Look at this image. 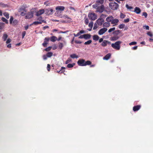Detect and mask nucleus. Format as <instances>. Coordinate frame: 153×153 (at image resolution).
<instances>
[{"label":"nucleus","mask_w":153,"mask_h":153,"mask_svg":"<svg viewBox=\"0 0 153 153\" xmlns=\"http://www.w3.org/2000/svg\"><path fill=\"white\" fill-rule=\"evenodd\" d=\"M99 5L97 4H94L92 6L94 8L97 9L96 12L102 13L105 10V6L103 4L101 5L100 6H99Z\"/></svg>","instance_id":"f257e3e1"},{"label":"nucleus","mask_w":153,"mask_h":153,"mask_svg":"<svg viewBox=\"0 0 153 153\" xmlns=\"http://www.w3.org/2000/svg\"><path fill=\"white\" fill-rule=\"evenodd\" d=\"M122 43V42L117 41L114 43H112L111 44V47L114 49L117 50H119L120 48V44Z\"/></svg>","instance_id":"f03ea898"},{"label":"nucleus","mask_w":153,"mask_h":153,"mask_svg":"<svg viewBox=\"0 0 153 153\" xmlns=\"http://www.w3.org/2000/svg\"><path fill=\"white\" fill-rule=\"evenodd\" d=\"M35 11L34 9H31L30 12H28L26 14L25 16V18L26 19H29L32 18L33 16V14L35 12Z\"/></svg>","instance_id":"7ed1b4c3"},{"label":"nucleus","mask_w":153,"mask_h":153,"mask_svg":"<svg viewBox=\"0 0 153 153\" xmlns=\"http://www.w3.org/2000/svg\"><path fill=\"white\" fill-rule=\"evenodd\" d=\"M109 7L112 10H117L119 7V5L115 2H111L109 4Z\"/></svg>","instance_id":"20e7f679"},{"label":"nucleus","mask_w":153,"mask_h":153,"mask_svg":"<svg viewBox=\"0 0 153 153\" xmlns=\"http://www.w3.org/2000/svg\"><path fill=\"white\" fill-rule=\"evenodd\" d=\"M88 17L92 20H95L97 19V15L94 13H90L88 14Z\"/></svg>","instance_id":"39448f33"},{"label":"nucleus","mask_w":153,"mask_h":153,"mask_svg":"<svg viewBox=\"0 0 153 153\" xmlns=\"http://www.w3.org/2000/svg\"><path fill=\"white\" fill-rule=\"evenodd\" d=\"M27 7V5L25 4L21 6L18 9V11L19 12H21L22 11H25V12H27L26 10L25 9Z\"/></svg>","instance_id":"423d86ee"},{"label":"nucleus","mask_w":153,"mask_h":153,"mask_svg":"<svg viewBox=\"0 0 153 153\" xmlns=\"http://www.w3.org/2000/svg\"><path fill=\"white\" fill-rule=\"evenodd\" d=\"M65 7L64 6H57L56 8V12L57 13V14H58L59 13H60L61 12L63 11Z\"/></svg>","instance_id":"0eeeda50"},{"label":"nucleus","mask_w":153,"mask_h":153,"mask_svg":"<svg viewBox=\"0 0 153 153\" xmlns=\"http://www.w3.org/2000/svg\"><path fill=\"white\" fill-rule=\"evenodd\" d=\"M77 64L79 66H85V60L83 59H79L78 61Z\"/></svg>","instance_id":"6e6552de"},{"label":"nucleus","mask_w":153,"mask_h":153,"mask_svg":"<svg viewBox=\"0 0 153 153\" xmlns=\"http://www.w3.org/2000/svg\"><path fill=\"white\" fill-rule=\"evenodd\" d=\"M107 29L105 28H104L101 29L98 31V34L100 35H102L107 30Z\"/></svg>","instance_id":"1a4fd4ad"},{"label":"nucleus","mask_w":153,"mask_h":153,"mask_svg":"<svg viewBox=\"0 0 153 153\" xmlns=\"http://www.w3.org/2000/svg\"><path fill=\"white\" fill-rule=\"evenodd\" d=\"M104 19L102 18H100L97 20V23L99 26L102 25V23L104 22Z\"/></svg>","instance_id":"9d476101"},{"label":"nucleus","mask_w":153,"mask_h":153,"mask_svg":"<svg viewBox=\"0 0 153 153\" xmlns=\"http://www.w3.org/2000/svg\"><path fill=\"white\" fill-rule=\"evenodd\" d=\"M120 37L118 35H114V36L110 38L111 41H114L117 40Z\"/></svg>","instance_id":"9b49d317"},{"label":"nucleus","mask_w":153,"mask_h":153,"mask_svg":"<svg viewBox=\"0 0 153 153\" xmlns=\"http://www.w3.org/2000/svg\"><path fill=\"white\" fill-rule=\"evenodd\" d=\"M113 19L114 17L112 16H109L108 17L106 18V20L108 22H111L112 20H113Z\"/></svg>","instance_id":"f8f14e48"},{"label":"nucleus","mask_w":153,"mask_h":153,"mask_svg":"<svg viewBox=\"0 0 153 153\" xmlns=\"http://www.w3.org/2000/svg\"><path fill=\"white\" fill-rule=\"evenodd\" d=\"M133 11L137 14H139L140 13L141 10L139 7H136L134 9V10Z\"/></svg>","instance_id":"ddd939ff"},{"label":"nucleus","mask_w":153,"mask_h":153,"mask_svg":"<svg viewBox=\"0 0 153 153\" xmlns=\"http://www.w3.org/2000/svg\"><path fill=\"white\" fill-rule=\"evenodd\" d=\"M44 12V10L43 9L40 10L36 13V15L37 16H39L43 14Z\"/></svg>","instance_id":"4468645a"},{"label":"nucleus","mask_w":153,"mask_h":153,"mask_svg":"<svg viewBox=\"0 0 153 153\" xmlns=\"http://www.w3.org/2000/svg\"><path fill=\"white\" fill-rule=\"evenodd\" d=\"M104 2V0H97L96 3L95 4H97V5L103 4Z\"/></svg>","instance_id":"2eb2a0df"},{"label":"nucleus","mask_w":153,"mask_h":153,"mask_svg":"<svg viewBox=\"0 0 153 153\" xmlns=\"http://www.w3.org/2000/svg\"><path fill=\"white\" fill-rule=\"evenodd\" d=\"M140 105L134 106L133 108V110L134 111H137L140 109Z\"/></svg>","instance_id":"dca6fc26"},{"label":"nucleus","mask_w":153,"mask_h":153,"mask_svg":"<svg viewBox=\"0 0 153 153\" xmlns=\"http://www.w3.org/2000/svg\"><path fill=\"white\" fill-rule=\"evenodd\" d=\"M111 56V54L110 53H108L105 56L103 57V59L104 60H108L110 58Z\"/></svg>","instance_id":"f3484780"},{"label":"nucleus","mask_w":153,"mask_h":153,"mask_svg":"<svg viewBox=\"0 0 153 153\" xmlns=\"http://www.w3.org/2000/svg\"><path fill=\"white\" fill-rule=\"evenodd\" d=\"M50 39L51 42H54L57 40V38L55 36H53L51 37L50 38Z\"/></svg>","instance_id":"a211bd4d"},{"label":"nucleus","mask_w":153,"mask_h":153,"mask_svg":"<svg viewBox=\"0 0 153 153\" xmlns=\"http://www.w3.org/2000/svg\"><path fill=\"white\" fill-rule=\"evenodd\" d=\"M84 39H88L90 38L91 35L90 34H84Z\"/></svg>","instance_id":"6ab92c4d"},{"label":"nucleus","mask_w":153,"mask_h":153,"mask_svg":"<svg viewBox=\"0 0 153 153\" xmlns=\"http://www.w3.org/2000/svg\"><path fill=\"white\" fill-rule=\"evenodd\" d=\"M119 20L117 19H113L111 22L112 24H116L119 22Z\"/></svg>","instance_id":"aec40b11"},{"label":"nucleus","mask_w":153,"mask_h":153,"mask_svg":"<svg viewBox=\"0 0 153 153\" xmlns=\"http://www.w3.org/2000/svg\"><path fill=\"white\" fill-rule=\"evenodd\" d=\"M101 45L103 47L106 46L107 45V41L105 40H104Z\"/></svg>","instance_id":"412c9836"},{"label":"nucleus","mask_w":153,"mask_h":153,"mask_svg":"<svg viewBox=\"0 0 153 153\" xmlns=\"http://www.w3.org/2000/svg\"><path fill=\"white\" fill-rule=\"evenodd\" d=\"M99 38V36L97 35H94L93 36V39L95 41H97Z\"/></svg>","instance_id":"4be33fe9"},{"label":"nucleus","mask_w":153,"mask_h":153,"mask_svg":"<svg viewBox=\"0 0 153 153\" xmlns=\"http://www.w3.org/2000/svg\"><path fill=\"white\" fill-rule=\"evenodd\" d=\"M120 33V30H117L114 31L113 33V34L114 35H118Z\"/></svg>","instance_id":"5701e85b"},{"label":"nucleus","mask_w":153,"mask_h":153,"mask_svg":"<svg viewBox=\"0 0 153 153\" xmlns=\"http://www.w3.org/2000/svg\"><path fill=\"white\" fill-rule=\"evenodd\" d=\"M110 24L109 22H105L103 25V26L104 27H108L110 26Z\"/></svg>","instance_id":"b1692460"},{"label":"nucleus","mask_w":153,"mask_h":153,"mask_svg":"<svg viewBox=\"0 0 153 153\" xmlns=\"http://www.w3.org/2000/svg\"><path fill=\"white\" fill-rule=\"evenodd\" d=\"M7 37L8 36L7 34L6 33H4L2 37V39H3V40L4 41H5L6 40Z\"/></svg>","instance_id":"393cba45"},{"label":"nucleus","mask_w":153,"mask_h":153,"mask_svg":"<svg viewBox=\"0 0 153 153\" xmlns=\"http://www.w3.org/2000/svg\"><path fill=\"white\" fill-rule=\"evenodd\" d=\"M64 16V18L65 19L66 18H67L69 19H70V20H68V21L67 22H66L65 21L64 22H67V23H70V22H71V18H70V17H68V16H67V15H65Z\"/></svg>","instance_id":"a878e982"},{"label":"nucleus","mask_w":153,"mask_h":153,"mask_svg":"<svg viewBox=\"0 0 153 153\" xmlns=\"http://www.w3.org/2000/svg\"><path fill=\"white\" fill-rule=\"evenodd\" d=\"M64 46V45L63 43L61 42L59 43L58 47L60 49H62Z\"/></svg>","instance_id":"bb28decb"},{"label":"nucleus","mask_w":153,"mask_h":153,"mask_svg":"<svg viewBox=\"0 0 153 153\" xmlns=\"http://www.w3.org/2000/svg\"><path fill=\"white\" fill-rule=\"evenodd\" d=\"M53 53L51 52H48L47 54V57H50L53 55Z\"/></svg>","instance_id":"cd10ccee"},{"label":"nucleus","mask_w":153,"mask_h":153,"mask_svg":"<svg viewBox=\"0 0 153 153\" xmlns=\"http://www.w3.org/2000/svg\"><path fill=\"white\" fill-rule=\"evenodd\" d=\"M93 22H91L88 25V26L89 27H90L91 29L90 30H91V29L93 27Z\"/></svg>","instance_id":"c85d7f7f"},{"label":"nucleus","mask_w":153,"mask_h":153,"mask_svg":"<svg viewBox=\"0 0 153 153\" xmlns=\"http://www.w3.org/2000/svg\"><path fill=\"white\" fill-rule=\"evenodd\" d=\"M2 21L4 22H5L6 24H7L8 23V21L4 17H2L1 19Z\"/></svg>","instance_id":"c756f323"},{"label":"nucleus","mask_w":153,"mask_h":153,"mask_svg":"<svg viewBox=\"0 0 153 153\" xmlns=\"http://www.w3.org/2000/svg\"><path fill=\"white\" fill-rule=\"evenodd\" d=\"M91 62L90 61H88L86 62L85 61V64L84 65L85 66L86 65H90L91 64Z\"/></svg>","instance_id":"7c9ffc66"},{"label":"nucleus","mask_w":153,"mask_h":153,"mask_svg":"<svg viewBox=\"0 0 153 153\" xmlns=\"http://www.w3.org/2000/svg\"><path fill=\"white\" fill-rule=\"evenodd\" d=\"M70 56L71 58H78V56L77 55H76L75 54H73L71 55H70Z\"/></svg>","instance_id":"2f4dec72"},{"label":"nucleus","mask_w":153,"mask_h":153,"mask_svg":"<svg viewBox=\"0 0 153 153\" xmlns=\"http://www.w3.org/2000/svg\"><path fill=\"white\" fill-rule=\"evenodd\" d=\"M75 65V63H73L72 64H69L67 65V67L68 68H71L73 67L74 65Z\"/></svg>","instance_id":"473e14b6"},{"label":"nucleus","mask_w":153,"mask_h":153,"mask_svg":"<svg viewBox=\"0 0 153 153\" xmlns=\"http://www.w3.org/2000/svg\"><path fill=\"white\" fill-rule=\"evenodd\" d=\"M92 42V41L91 40H89L86 42H85L84 44L85 45H89Z\"/></svg>","instance_id":"72a5a7b5"},{"label":"nucleus","mask_w":153,"mask_h":153,"mask_svg":"<svg viewBox=\"0 0 153 153\" xmlns=\"http://www.w3.org/2000/svg\"><path fill=\"white\" fill-rule=\"evenodd\" d=\"M44 12H45L48 15H51L50 11H49V9H46L44 11Z\"/></svg>","instance_id":"f704fd0d"},{"label":"nucleus","mask_w":153,"mask_h":153,"mask_svg":"<svg viewBox=\"0 0 153 153\" xmlns=\"http://www.w3.org/2000/svg\"><path fill=\"white\" fill-rule=\"evenodd\" d=\"M126 7L127 9L131 10L133 9V7L131 6H129L128 4H126Z\"/></svg>","instance_id":"c9c22d12"},{"label":"nucleus","mask_w":153,"mask_h":153,"mask_svg":"<svg viewBox=\"0 0 153 153\" xmlns=\"http://www.w3.org/2000/svg\"><path fill=\"white\" fill-rule=\"evenodd\" d=\"M42 22H40V21H39V22L36 21V22H33V24L35 25H38L39 24H42Z\"/></svg>","instance_id":"e433bc0d"},{"label":"nucleus","mask_w":153,"mask_h":153,"mask_svg":"<svg viewBox=\"0 0 153 153\" xmlns=\"http://www.w3.org/2000/svg\"><path fill=\"white\" fill-rule=\"evenodd\" d=\"M4 15L7 19L9 18V14L8 13L5 12L4 14Z\"/></svg>","instance_id":"4c0bfd02"},{"label":"nucleus","mask_w":153,"mask_h":153,"mask_svg":"<svg viewBox=\"0 0 153 153\" xmlns=\"http://www.w3.org/2000/svg\"><path fill=\"white\" fill-rule=\"evenodd\" d=\"M85 22L86 25H87L89 22L88 19L87 18H85Z\"/></svg>","instance_id":"58836bf2"},{"label":"nucleus","mask_w":153,"mask_h":153,"mask_svg":"<svg viewBox=\"0 0 153 153\" xmlns=\"http://www.w3.org/2000/svg\"><path fill=\"white\" fill-rule=\"evenodd\" d=\"M125 26V25L124 24H122L120 25L118 27L120 29H122Z\"/></svg>","instance_id":"ea45409f"},{"label":"nucleus","mask_w":153,"mask_h":153,"mask_svg":"<svg viewBox=\"0 0 153 153\" xmlns=\"http://www.w3.org/2000/svg\"><path fill=\"white\" fill-rule=\"evenodd\" d=\"M115 27H113L109 29L108 30L109 33H111V32L114 31L115 30Z\"/></svg>","instance_id":"a19ab883"},{"label":"nucleus","mask_w":153,"mask_h":153,"mask_svg":"<svg viewBox=\"0 0 153 153\" xmlns=\"http://www.w3.org/2000/svg\"><path fill=\"white\" fill-rule=\"evenodd\" d=\"M71 62V60L70 58H69L68 59L66 60V61L65 62V64H68L69 63Z\"/></svg>","instance_id":"79ce46f5"},{"label":"nucleus","mask_w":153,"mask_h":153,"mask_svg":"<svg viewBox=\"0 0 153 153\" xmlns=\"http://www.w3.org/2000/svg\"><path fill=\"white\" fill-rule=\"evenodd\" d=\"M137 44V42H132L129 43V45H135Z\"/></svg>","instance_id":"37998d69"},{"label":"nucleus","mask_w":153,"mask_h":153,"mask_svg":"<svg viewBox=\"0 0 153 153\" xmlns=\"http://www.w3.org/2000/svg\"><path fill=\"white\" fill-rule=\"evenodd\" d=\"M147 34L148 35H149V36L151 37H152L153 36V34L150 32H148Z\"/></svg>","instance_id":"c03bdc74"},{"label":"nucleus","mask_w":153,"mask_h":153,"mask_svg":"<svg viewBox=\"0 0 153 153\" xmlns=\"http://www.w3.org/2000/svg\"><path fill=\"white\" fill-rule=\"evenodd\" d=\"M48 44V42L46 41L44 42V43L42 44L43 46L44 47H47V45Z\"/></svg>","instance_id":"a18cd8bd"},{"label":"nucleus","mask_w":153,"mask_h":153,"mask_svg":"<svg viewBox=\"0 0 153 153\" xmlns=\"http://www.w3.org/2000/svg\"><path fill=\"white\" fill-rule=\"evenodd\" d=\"M51 48V47H49L48 48H46L45 50L46 51H50Z\"/></svg>","instance_id":"49530a36"},{"label":"nucleus","mask_w":153,"mask_h":153,"mask_svg":"<svg viewBox=\"0 0 153 153\" xmlns=\"http://www.w3.org/2000/svg\"><path fill=\"white\" fill-rule=\"evenodd\" d=\"M125 15L123 13H121L120 15V17L121 18H125Z\"/></svg>","instance_id":"de8ad7c7"},{"label":"nucleus","mask_w":153,"mask_h":153,"mask_svg":"<svg viewBox=\"0 0 153 153\" xmlns=\"http://www.w3.org/2000/svg\"><path fill=\"white\" fill-rule=\"evenodd\" d=\"M147 14L146 13L144 12L143 13L142 16H144L145 18H146L147 16Z\"/></svg>","instance_id":"09e8293b"},{"label":"nucleus","mask_w":153,"mask_h":153,"mask_svg":"<svg viewBox=\"0 0 153 153\" xmlns=\"http://www.w3.org/2000/svg\"><path fill=\"white\" fill-rule=\"evenodd\" d=\"M143 27H144V29H145L146 30H149V27L148 26H147V25L144 26Z\"/></svg>","instance_id":"8fccbe9b"},{"label":"nucleus","mask_w":153,"mask_h":153,"mask_svg":"<svg viewBox=\"0 0 153 153\" xmlns=\"http://www.w3.org/2000/svg\"><path fill=\"white\" fill-rule=\"evenodd\" d=\"M13 16H11L10 18V24H11L12 23V21L13 20Z\"/></svg>","instance_id":"3c124183"},{"label":"nucleus","mask_w":153,"mask_h":153,"mask_svg":"<svg viewBox=\"0 0 153 153\" xmlns=\"http://www.w3.org/2000/svg\"><path fill=\"white\" fill-rule=\"evenodd\" d=\"M26 33L25 31H24L22 33V38H23L26 34Z\"/></svg>","instance_id":"603ef678"},{"label":"nucleus","mask_w":153,"mask_h":153,"mask_svg":"<svg viewBox=\"0 0 153 153\" xmlns=\"http://www.w3.org/2000/svg\"><path fill=\"white\" fill-rule=\"evenodd\" d=\"M26 14L24 12V11H22L21 12L20 15L22 16H24L25 15H26Z\"/></svg>","instance_id":"864d4df0"},{"label":"nucleus","mask_w":153,"mask_h":153,"mask_svg":"<svg viewBox=\"0 0 153 153\" xmlns=\"http://www.w3.org/2000/svg\"><path fill=\"white\" fill-rule=\"evenodd\" d=\"M65 68V67H62L61 68V69L59 71H57L58 72V73H60V72L61 73H62V72H63L64 71H63L62 70L63 69H64Z\"/></svg>","instance_id":"5fc2aeb1"},{"label":"nucleus","mask_w":153,"mask_h":153,"mask_svg":"<svg viewBox=\"0 0 153 153\" xmlns=\"http://www.w3.org/2000/svg\"><path fill=\"white\" fill-rule=\"evenodd\" d=\"M50 39V38L46 37L45 39V41L48 42Z\"/></svg>","instance_id":"6e6d98bb"},{"label":"nucleus","mask_w":153,"mask_h":153,"mask_svg":"<svg viewBox=\"0 0 153 153\" xmlns=\"http://www.w3.org/2000/svg\"><path fill=\"white\" fill-rule=\"evenodd\" d=\"M13 23L15 25H16L18 23V21L17 20H15L13 21Z\"/></svg>","instance_id":"4d7b16f0"},{"label":"nucleus","mask_w":153,"mask_h":153,"mask_svg":"<svg viewBox=\"0 0 153 153\" xmlns=\"http://www.w3.org/2000/svg\"><path fill=\"white\" fill-rule=\"evenodd\" d=\"M129 18H128L126 19H125L124 20V22L125 23H127L129 22Z\"/></svg>","instance_id":"13d9d810"},{"label":"nucleus","mask_w":153,"mask_h":153,"mask_svg":"<svg viewBox=\"0 0 153 153\" xmlns=\"http://www.w3.org/2000/svg\"><path fill=\"white\" fill-rule=\"evenodd\" d=\"M50 65L49 64H48L47 65V70L48 71H49L50 70Z\"/></svg>","instance_id":"bf43d9fd"},{"label":"nucleus","mask_w":153,"mask_h":153,"mask_svg":"<svg viewBox=\"0 0 153 153\" xmlns=\"http://www.w3.org/2000/svg\"><path fill=\"white\" fill-rule=\"evenodd\" d=\"M10 42H11V39H8L7 40L6 42V43L7 44H8V43H10Z\"/></svg>","instance_id":"052dcab7"},{"label":"nucleus","mask_w":153,"mask_h":153,"mask_svg":"<svg viewBox=\"0 0 153 153\" xmlns=\"http://www.w3.org/2000/svg\"><path fill=\"white\" fill-rule=\"evenodd\" d=\"M42 17L41 16L39 17L38 18V20H39V21H41L42 20Z\"/></svg>","instance_id":"680f3d73"},{"label":"nucleus","mask_w":153,"mask_h":153,"mask_svg":"<svg viewBox=\"0 0 153 153\" xmlns=\"http://www.w3.org/2000/svg\"><path fill=\"white\" fill-rule=\"evenodd\" d=\"M75 42L77 44H81L82 43V42L77 40H75Z\"/></svg>","instance_id":"e2e57ef3"},{"label":"nucleus","mask_w":153,"mask_h":153,"mask_svg":"<svg viewBox=\"0 0 153 153\" xmlns=\"http://www.w3.org/2000/svg\"><path fill=\"white\" fill-rule=\"evenodd\" d=\"M74 36L77 37V36H79L80 34L79 33H78L77 34H76L75 33H74Z\"/></svg>","instance_id":"0e129e2a"},{"label":"nucleus","mask_w":153,"mask_h":153,"mask_svg":"<svg viewBox=\"0 0 153 153\" xmlns=\"http://www.w3.org/2000/svg\"><path fill=\"white\" fill-rule=\"evenodd\" d=\"M79 33L80 35L81 34H82V33H85V32L84 30H81L80 31V32H79Z\"/></svg>","instance_id":"69168bd1"},{"label":"nucleus","mask_w":153,"mask_h":153,"mask_svg":"<svg viewBox=\"0 0 153 153\" xmlns=\"http://www.w3.org/2000/svg\"><path fill=\"white\" fill-rule=\"evenodd\" d=\"M47 55H44L43 56V59L44 60H46L47 59Z\"/></svg>","instance_id":"338daca9"},{"label":"nucleus","mask_w":153,"mask_h":153,"mask_svg":"<svg viewBox=\"0 0 153 153\" xmlns=\"http://www.w3.org/2000/svg\"><path fill=\"white\" fill-rule=\"evenodd\" d=\"M137 46H135L134 47H133L132 48V49L134 50H136L137 49Z\"/></svg>","instance_id":"774afa93"}]
</instances>
